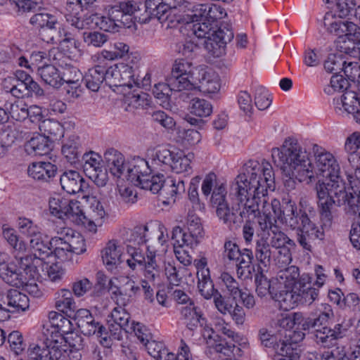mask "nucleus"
I'll return each mask as SVG.
<instances>
[{"label": "nucleus", "instance_id": "nucleus-51", "mask_svg": "<svg viewBox=\"0 0 360 360\" xmlns=\"http://www.w3.org/2000/svg\"><path fill=\"white\" fill-rule=\"evenodd\" d=\"M173 91H179L177 87L173 86L171 82L155 84L153 89V94L157 99L158 103L164 108L169 107L172 92Z\"/></svg>", "mask_w": 360, "mask_h": 360}, {"label": "nucleus", "instance_id": "nucleus-23", "mask_svg": "<svg viewBox=\"0 0 360 360\" xmlns=\"http://www.w3.org/2000/svg\"><path fill=\"white\" fill-rule=\"evenodd\" d=\"M103 162L106 169L114 176L120 178L124 172H127L128 164L125 162L124 155L115 148H108L103 155Z\"/></svg>", "mask_w": 360, "mask_h": 360}, {"label": "nucleus", "instance_id": "nucleus-41", "mask_svg": "<svg viewBox=\"0 0 360 360\" xmlns=\"http://www.w3.org/2000/svg\"><path fill=\"white\" fill-rule=\"evenodd\" d=\"M103 65H97L90 68L82 77L85 86L91 91L97 92L105 81Z\"/></svg>", "mask_w": 360, "mask_h": 360}, {"label": "nucleus", "instance_id": "nucleus-13", "mask_svg": "<svg viewBox=\"0 0 360 360\" xmlns=\"http://www.w3.org/2000/svg\"><path fill=\"white\" fill-rule=\"evenodd\" d=\"M83 168L86 175L98 186H104L108 181L106 170L101 166V156L94 152L85 153L82 157Z\"/></svg>", "mask_w": 360, "mask_h": 360}, {"label": "nucleus", "instance_id": "nucleus-40", "mask_svg": "<svg viewBox=\"0 0 360 360\" xmlns=\"http://www.w3.org/2000/svg\"><path fill=\"white\" fill-rule=\"evenodd\" d=\"M27 360H60L62 352L56 347L41 348L38 345L27 350Z\"/></svg>", "mask_w": 360, "mask_h": 360}, {"label": "nucleus", "instance_id": "nucleus-14", "mask_svg": "<svg viewBox=\"0 0 360 360\" xmlns=\"http://www.w3.org/2000/svg\"><path fill=\"white\" fill-rule=\"evenodd\" d=\"M108 285L112 298L117 304L123 306L129 304L140 291L139 285L128 277L124 278L119 286L112 279L109 280Z\"/></svg>", "mask_w": 360, "mask_h": 360}, {"label": "nucleus", "instance_id": "nucleus-32", "mask_svg": "<svg viewBox=\"0 0 360 360\" xmlns=\"http://www.w3.org/2000/svg\"><path fill=\"white\" fill-rule=\"evenodd\" d=\"M52 144L51 139L39 134L25 143V150L30 155H44L51 150Z\"/></svg>", "mask_w": 360, "mask_h": 360}, {"label": "nucleus", "instance_id": "nucleus-54", "mask_svg": "<svg viewBox=\"0 0 360 360\" xmlns=\"http://www.w3.org/2000/svg\"><path fill=\"white\" fill-rule=\"evenodd\" d=\"M55 305L58 311L63 313L75 311L77 308L72 292L67 289H62L58 292Z\"/></svg>", "mask_w": 360, "mask_h": 360}, {"label": "nucleus", "instance_id": "nucleus-44", "mask_svg": "<svg viewBox=\"0 0 360 360\" xmlns=\"http://www.w3.org/2000/svg\"><path fill=\"white\" fill-rule=\"evenodd\" d=\"M346 329L342 324H335L333 328H325L323 332L318 333V338L324 347H330L336 344V341L345 336Z\"/></svg>", "mask_w": 360, "mask_h": 360}, {"label": "nucleus", "instance_id": "nucleus-38", "mask_svg": "<svg viewBox=\"0 0 360 360\" xmlns=\"http://www.w3.org/2000/svg\"><path fill=\"white\" fill-rule=\"evenodd\" d=\"M122 248L115 240L109 241L103 251L102 259L106 267L112 270L121 262Z\"/></svg>", "mask_w": 360, "mask_h": 360}, {"label": "nucleus", "instance_id": "nucleus-5", "mask_svg": "<svg viewBox=\"0 0 360 360\" xmlns=\"http://www.w3.org/2000/svg\"><path fill=\"white\" fill-rule=\"evenodd\" d=\"M290 142L293 145L294 149L296 148V150H300L302 153H304L307 157V160L309 162L310 169L314 173L313 179L311 182L315 181L319 176H321L325 179L338 180L342 181L340 176V168L337 160L334 156L328 153L324 152L320 154L316 155V165L315 166L312 163V160L310 158V155L305 148H304L299 141L292 137H290Z\"/></svg>", "mask_w": 360, "mask_h": 360}, {"label": "nucleus", "instance_id": "nucleus-27", "mask_svg": "<svg viewBox=\"0 0 360 360\" xmlns=\"http://www.w3.org/2000/svg\"><path fill=\"white\" fill-rule=\"evenodd\" d=\"M174 152L165 147L158 146L148 151V156L151 167L162 171H169L172 162Z\"/></svg>", "mask_w": 360, "mask_h": 360}, {"label": "nucleus", "instance_id": "nucleus-52", "mask_svg": "<svg viewBox=\"0 0 360 360\" xmlns=\"http://www.w3.org/2000/svg\"><path fill=\"white\" fill-rule=\"evenodd\" d=\"M193 156V154L186 155L182 152H174L169 170L176 174L190 172L191 171V162Z\"/></svg>", "mask_w": 360, "mask_h": 360}, {"label": "nucleus", "instance_id": "nucleus-31", "mask_svg": "<svg viewBox=\"0 0 360 360\" xmlns=\"http://www.w3.org/2000/svg\"><path fill=\"white\" fill-rule=\"evenodd\" d=\"M0 277L8 284L20 287L27 282V277L13 264H0Z\"/></svg>", "mask_w": 360, "mask_h": 360}, {"label": "nucleus", "instance_id": "nucleus-62", "mask_svg": "<svg viewBox=\"0 0 360 360\" xmlns=\"http://www.w3.org/2000/svg\"><path fill=\"white\" fill-rule=\"evenodd\" d=\"M110 316L120 329L125 332L131 330L130 315L124 308L122 307H115L111 311Z\"/></svg>", "mask_w": 360, "mask_h": 360}, {"label": "nucleus", "instance_id": "nucleus-55", "mask_svg": "<svg viewBox=\"0 0 360 360\" xmlns=\"http://www.w3.org/2000/svg\"><path fill=\"white\" fill-rule=\"evenodd\" d=\"M30 22L37 28H46L50 30H55L56 25L58 24L56 17L46 12L33 15L30 18Z\"/></svg>", "mask_w": 360, "mask_h": 360}, {"label": "nucleus", "instance_id": "nucleus-11", "mask_svg": "<svg viewBox=\"0 0 360 360\" xmlns=\"http://www.w3.org/2000/svg\"><path fill=\"white\" fill-rule=\"evenodd\" d=\"M274 231L271 232L273 236L271 238L270 243L272 248L279 249L276 260L278 264L281 263V266L288 265L292 262V255L290 249L296 247L295 242L290 239L284 232L279 230L278 226H274Z\"/></svg>", "mask_w": 360, "mask_h": 360}, {"label": "nucleus", "instance_id": "nucleus-46", "mask_svg": "<svg viewBox=\"0 0 360 360\" xmlns=\"http://www.w3.org/2000/svg\"><path fill=\"white\" fill-rule=\"evenodd\" d=\"M152 248L150 245L147 246L148 253L146 263L143 264L144 276L150 281H155L160 277V269L156 259V250H150Z\"/></svg>", "mask_w": 360, "mask_h": 360}, {"label": "nucleus", "instance_id": "nucleus-12", "mask_svg": "<svg viewBox=\"0 0 360 360\" xmlns=\"http://www.w3.org/2000/svg\"><path fill=\"white\" fill-rule=\"evenodd\" d=\"M15 255L20 270L22 271L27 279L38 280L43 278L44 268H46L47 263L44 259L38 257L36 255L28 254L24 256Z\"/></svg>", "mask_w": 360, "mask_h": 360}, {"label": "nucleus", "instance_id": "nucleus-7", "mask_svg": "<svg viewBox=\"0 0 360 360\" xmlns=\"http://www.w3.org/2000/svg\"><path fill=\"white\" fill-rule=\"evenodd\" d=\"M224 248L223 256L236 263L238 276L244 280L251 278L255 271V267L252 265L254 258L252 251L248 248L240 250L238 245L231 240L226 241Z\"/></svg>", "mask_w": 360, "mask_h": 360}, {"label": "nucleus", "instance_id": "nucleus-15", "mask_svg": "<svg viewBox=\"0 0 360 360\" xmlns=\"http://www.w3.org/2000/svg\"><path fill=\"white\" fill-rule=\"evenodd\" d=\"M62 189L68 194L82 193L84 195L89 193V185L80 174L75 170L64 172L60 177Z\"/></svg>", "mask_w": 360, "mask_h": 360}, {"label": "nucleus", "instance_id": "nucleus-45", "mask_svg": "<svg viewBox=\"0 0 360 360\" xmlns=\"http://www.w3.org/2000/svg\"><path fill=\"white\" fill-rule=\"evenodd\" d=\"M37 74L45 84L53 88H59L62 85L60 73L53 65L49 64L39 66Z\"/></svg>", "mask_w": 360, "mask_h": 360}, {"label": "nucleus", "instance_id": "nucleus-9", "mask_svg": "<svg viewBox=\"0 0 360 360\" xmlns=\"http://www.w3.org/2000/svg\"><path fill=\"white\" fill-rule=\"evenodd\" d=\"M200 66L193 67L191 62L185 59H178L173 64L171 74L168 77L167 82L177 87L179 91L193 89L195 81L193 76H197V71Z\"/></svg>", "mask_w": 360, "mask_h": 360}, {"label": "nucleus", "instance_id": "nucleus-26", "mask_svg": "<svg viewBox=\"0 0 360 360\" xmlns=\"http://www.w3.org/2000/svg\"><path fill=\"white\" fill-rule=\"evenodd\" d=\"M336 108L340 105L348 113L354 114V120L360 124V96L352 91H346L340 98L334 99Z\"/></svg>", "mask_w": 360, "mask_h": 360}, {"label": "nucleus", "instance_id": "nucleus-1", "mask_svg": "<svg viewBox=\"0 0 360 360\" xmlns=\"http://www.w3.org/2000/svg\"><path fill=\"white\" fill-rule=\"evenodd\" d=\"M275 179L269 162L250 160L230 185V195L235 197L240 210L239 219H255L262 212L268 190L274 191Z\"/></svg>", "mask_w": 360, "mask_h": 360}, {"label": "nucleus", "instance_id": "nucleus-50", "mask_svg": "<svg viewBox=\"0 0 360 360\" xmlns=\"http://www.w3.org/2000/svg\"><path fill=\"white\" fill-rule=\"evenodd\" d=\"M63 236L72 254L79 255L86 251V243L84 237L72 229H65Z\"/></svg>", "mask_w": 360, "mask_h": 360}, {"label": "nucleus", "instance_id": "nucleus-19", "mask_svg": "<svg viewBox=\"0 0 360 360\" xmlns=\"http://www.w3.org/2000/svg\"><path fill=\"white\" fill-rule=\"evenodd\" d=\"M324 226L321 229L312 223L304 228L296 231V238L299 245L305 250L311 252L316 240H323L324 238ZM325 229H326L325 227Z\"/></svg>", "mask_w": 360, "mask_h": 360}, {"label": "nucleus", "instance_id": "nucleus-56", "mask_svg": "<svg viewBox=\"0 0 360 360\" xmlns=\"http://www.w3.org/2000/svg\"><path fill=\"white\" fill-rule=\"evenodd\" d=\"M185 191V185L183 180L168 179L166 180L161 194L168 200L175 201L176 195Z\"/></svg>", "mask_w": 360, "mask_h": 360}, {"label": "nucleus", "instance_id": "nucleus-59", "mask_svg": "<svg viewBox=\"0 0 360 360\" xmlns=\"http://www.w3.org/2000/svg\"><path fill=\"white\" fill-rule=\"evenodd\" d=\"M15 76L18 80L23 83L26 90L29 91V95L32 96H41L44 95V90L40 86L32 79V77L23 70H17Z\"/></svg>", "mask_w": 360, "mask_h": 360}, {"label": "nucleus", "instance_id": "nucleus-39", "mask_svg": "<svg viewBox=\"0 0 360 360\" xmlns=\"http://www.w3.org/2000/svg\"><path fill=\"white\" fill-rule=\"evenodd\" d=\"M215 211L219 219L230 230L235 229L240 226L241 220L239 219V217L236 215L235 209L230 207L229 202L216 207Z\"/></svg>", "mask_w": 360, "mask_h": 360}, {"label": "nucleus", "instance_id": "nucleus-49", "mask_svg": "<svg viewBox=\"0 0 360 360\" xmlns=\"http://www.w3.org/2000/svg\"><path fill=\"white\" fill-rule=\"evenodd\" d=\"M67 61H70V58H62L60 61L56 62V65L63 68V71L60 73L62 79V84L65 82L66 84H77V82H80L83 77L82 72L78 68L68 64Z\"/></svg>", "mask_w": 360, "mask_h": 360}, {"label": "nucleus", "instance_id": "nucleus-18", "mask_svg": "<svg viewBox=\"0 0 360 360\" xmlns=\"http://www.w3.org/2000/svg\"><path fill=\"white\" fill-rule=\"evenodd\" d=\"M204 339L206 340L207 347L213 349L216 352L223 354L226 356L238 355L240 349L236 347L233 343H229L224 340H219L218 335L211 328H205L202 333Z\"/></svg>", "mask_w": 360, "mask_h": 360}, {"label": "nucleus", "instance_id": "nucleus-3", "mask_svg": "<svg viewBox=\"0 0 360 360\" xmlns=\"http://www.w3.org/2000/svg\"><path fill=\"white\" fill-rule=\"evenodd\" d=\"M274 162H278L283 174V184L285 190L291 192L295 190L298 183H311L314 173L309 169V162L306 155L294 149L290 137L285 139L279 148H274L271 153Z\"/></svg>", "mask_w": 360, "mask_h": 360}, {"label": "nucleus", "instance_id": "nucleus-37", "mask_svg": "<svg viewBox=\"0 0 360 360\" xmlns=\"http://www.w3.org/2000/svg\"><path fill=\"white\" fill-rule=\"evenodd\" d=\"M151 233L152 231H150V228L148 225H137L127 232L126 240L131 246H139L146 244L152 240Z\"/></svg>", "mask_w": 360, "mask_h": 360}, {"label": "nucleus", "instance_id": "nucleus-30", "mask_svg": "<svg viewBox=\"0 0 360 360\" xmlns=\"http://www.w3.org/2000/svg\"><path fill=\"white\" fill-rule=\"evenodd\" d=\"M269 233L258 235L256 240L255 255L257 260L264 266L270 265L273 252L271 249V243L269 242Z\"/></svg>", "mask_w": 360, "mask_h": 360}, {"label": "nucleus", "instance_id": "nucleus-57", "mask_svg": "<svg viewBox=\"0 0 360 360\" xmlns=\"http://www.w3.org/2000/svg\"><path fill=\"white\" fill-rule=\"evenodd\" d=\"M200 6L199 13H195V18H202L210 22V20L214 22L219 19L223 18L226 15L224 8L217 5H213L211 7H207L206 5H198Z\"/></svg>", "mask_w": 360, "mask_h": 360}, {"label": "nucleus", "instance_id": "nucleus-10", "mask_svg": "<svg viewBox=\"0 0 360 360\" xmlns=\"http://www.w3.org/2000/svg\"><path fill=\"white\" fill-rule=\"evenodd\" d=\"M233 32L227 26H221L204 41V46L207 51L213 57L218 58L225 53L227 43L233 39Z\"/></svg>", "mask_w": 360, "mask_h": 360}, {"label": "nucleus", "instance_id": "nucleus-47", "mask_svg": "<svg viewBox=\"0 0 360 360\" xmlns=\"http://www.w3.org/2000/svg\"><path fill=\"white\" fill-rule=\"evenodd\" d=\"M30 245L31 248L34 250L32 255H36V256L44 260L53 259L50 240H44L42 233H40V237L36 236L30 239Z\"/></svg>", "mask_w": 360, "mask_h": 360}, {"label": "nucleus", "instance_id": "nucleus-25", "mask_svg": "<svg viewBox=\"0 0 360 360\" xmlns=\"http://www.w3.org/2000/svg\"><path fill=\"white\" fill-rule=\"evenodd\" d=\"M57 172V167L50 162H33L27 167L28 176L37 181L49 182Z\"/></svg>", "mask_w": 360, "mask_h": 360}, {"label": "nucleus", "instance_id": "nucleus-29", "mask_svg": "<svg viewBox=\"0 0 360 360\" xmlns=\"http://www.w3.org/2000/svg\"><path fill=\"white\" fill-rule=\"evenodd\" d=\"M11 313L24 311L29 307L27 296L16 289H10L7 291L3 300Z\"/></svg>", "mask_w": 360, "mask_h": 360}, {"label": "nucleus", "instance_id": "nucleus-21", "mask_svg": "<svg viewBox=\"0 0 360 360\" xmlns=\"http://www.w3.org/2000/svg\"><path fill=\"white\" fill-rule=\"evenodd\" d=\"M258 338L262 346L272 349L276 354H289L291 351V342L288 340H278L266 328H261L258 331Z\"/></svg>", "mask_w": 360, "mask_h": 360}, {"label": "nucleus", "instance_id": "nucleus-33", "mask_svg": "<svg viewBox=\"0 0 360 360\" xmlns=\"http://www.w3.org/2000/svg\"><path fill=\"white\" fill-rule=\"evenodd\" d=\"M76 324L82 333L85 335H94L97 330L96 323L94 317L89 310L79 309L76 311L74 316Z\"/></svg>", "mask_w": 360, "mask_h": 360}, {"label": "nucleus", "instance_id": "nucleus-53", "mask_svg": "<svg viewBox=\"0 0 360 360\" xmlns=\"http://www.w3.org/2000/svg\"><path fill=\"white\" fill-rule=\"evenodd\" d=\"M50 244L52 247L53 258L56 257L63 262L71 258L72 252L63 237H53L50 240Z\"/></svg>", "mask_w": 360, "mask_h": 360}, {"label": "nucleus", "instance_id": "nucleus-42", "mask_svg": "<svg viewBox=\"0 0 360 360\" xmlns=\"http://www.w3.org/2000/svg\"><path fill=\"white\" fill-rule=\"evenodd\" d=\"M82 149L79 136L72 135L63 145L62 153L71 164H75L79 160Z\"/></svg>", "mask_w": 360, "mask_h": 360}, {"label": "nucleus", "instance_id": "nucleus-17", "mask_svg": "<svg viewBox=\"0 0 360 360\" xmlns=\"http://www.w3.org/2000/svg\"><path fill=\"white\" fill-rule=\"evenodd\" d=\"M274 214V222L276 221V219L281 221V209H280V201L277 199H273L271 202H269L267 200L263 201V205L262 206V215H259L258 219V224L261 230L266 233V231H274V226H278L273 221L271 212Z\"/></svg>", "mask_w": 360, "mask_h": 360}, {"label": "nucleus", "instance_id": "nucleus-28", "mask_svg": "<svg viewBox=\"0 0 360 360\" xmlns=\"http://www.w3.org/2000/svg\"><path fill=\"white\" fill-rule=\"evenodd\" d=\"M299 294L297 285L295 287H284L278 292L273 295V300L279 303L280 307L289 311L299 304Z\"/></svg>", "mask_w": 360, "mask_h": 360}, {"label": "nucleus", "instance_id": "nucleus-48", "mask_svg": "<svg viewBox=\"0 0 360 360\" xmlns=\"http://www.w3.org/2000/svg\"><path fill=\"white\" fill-rule=\"evenodd\" d=\"M39 129L42 136L51 139V141L57 140L63 136V130L60 123L53 119H46L39 124Z\"/></svg>", "mask_w": 360, "mask_h": 360}, {"label": "nucleus", "instance_id": "nucleus-64", "mask_svg": "<svg viewBox=\"0 0 360 360\" xmlns=\"http://www.w3.org/2000/svg\"><path fill=\"white\" fill-rule=\"evenodd\" d=\"M212 111L211 103L198 98H193L190 104V112L198 117H202L209 116Z\"/></svg>", "mask_w": 360, "mask_h": 360}, {"label": "nucleus", "instance_id": "nucleus-35", "mask_svg": "<svg viewBox=\"0 0 360 360\" xmlns=\"http://www.w3.org/2000/svg\"><path fill=\"white\" fill-rule=\"evenodd\" d=\"M179 310L188 329L193 330L198 326H203L205 324V319L202 318L200 309L193 302H190L188 305L181 307Z\"/></svg>", "mask_w": 360, "mask_h": 360}, {"label": "nucleus", "instance_id": "nucleus-61", "mask_svg": "<svg viewBox=\"0 0 360 360\" xmlns=\"http://www.w3.org/2000/svg\"><path fill=\"white\" fill-rule=\"evenodd\" d=\"M67 212L64 217L70 219L77 224H82L86 226V214L80 207V203L76 200H69Z\"/></svg>", "mask_w": 360, "mask_h": 360}, {"label": "nucleus", "instance_id": "nucleus-2", "mask_svg": "<svg viewBox=\"0 0 360 360\" xmlns=\"http://www.w3.org/2000/svg\"><path fill=\"white\" fill-rule=\"evenodd\" d=\"M96 0H72L66 6L65 19L72 27L78 30L90 27L91 23L105 32H117L122 28H131L133 25V13L138 9L134 0L118 1L110 6L107 16L93 14L82 15L83 8L93 5Z\"/></svg>", "mask_w": 360, "mask_h": 360}, {"label": "nucleus", "instance_id": "nucleus-60", "mask_svg": "<svg viewBox=\"0 0 360 360\" xmlns=\"http://www.w3.org/2000/svg\"><path fill=\"white\" fill-rule=\"evenodd\" d=\"M256 292L260 297L269 295L273 300V295L276 292L274 286L271 285V281L261 272L255 275Z\"/></svg>", "mask_w": 360, "mask_h": 360}, {"label": "nucleus", "instance_id": "nucleus-16", "mask_svg": "<svg viewBox=\"0 0 360 360\" xmlns=\"http://www.w3.org/2000/svg\"><path fill=\"white\" fill-rule=\"evenodd\" d=\"M324 68L334 75L343 71L349 78H360V66L356 63H347L340 56H330L324 63Z\"/></svg>", "mask_w": 360, "mask_h": 360}, {"label": "nucleus", "instance_id": "nucleus-4", "mask_svg": "<svg viewBox=\"0 0 360 360\" xmlns=\"http://www.w3.org/2000/svg\"><path fill=\"white\" fill-rule=\"evenodd\" d=\"M345 185L342 181L323 179L322 182L319 179L316 185L318 204L320 208V219L322 226L330 228L333 223V216L331 210L333 205H337V200L340 195H345L342 193Z\"/></svg>", "mask_w": 360, "mask_h": 360}, {"label": "nucleus", "instance_id": "nucleus-58", "mask_svg": "<svg viewBox=\"0 0 360 360\" xmlns=\"http://www.w3.org/2000/svg\"><path fill=\"white\" fill-rule=\"evenodd\" d=\"M186 224L188 234L198 244L204 236L200 218L195 214H188Z\"/></svg>", "mask_w": 360, "mask_h": 360}, {"label": "nucleus", "instance_id": "nucleus-24", "mask_svg": "<svg viewBox=\"0 0 360 360\" xmlns=\"http://www.w3.org/2000/svg\"><path fill=\"white\" fill-rule=\"evenodd\" d=\"M83 198L89 200L90 206L86 215V226L90 231L96 232V227L101 226L103 219L105 216V212L101 202L95 197H90L88 195H84Z\"/></svg>", "mask_w": 360, "mask_h": 360}, {"label": "nucleus", "instance_id": "nucleus-36", "mask_svg": "<svg viewBox=\"0 0 360 360\" xmlns=\"http://www.w3.org/2000/svg\"><path fill=\"white\" fill-rule=\"evenodd\" d=\"M276 264L281 269L276 276L278 281L284 285V287H295L296 285L301 284L302 282L299 279L300 271L298 267L295 266H281V263L278 264L276 260Z\"/></svg>", "mask_w": 360, "mask_h": 360}, {"label": "nucleus", "instance_id": "nucleus-20", "mask_svg": "<svg viewBox=\"0 0 360 360\" xmlns=\"http://www.w3.org/2000/svg\"><path fill=\"white\" fill-rule=\"evenodd\" d=\"M197 76H193L195 84L193 90L200 91L207 94H214L220 89L219 78L214 72L207 71L205 68L200 69L195 72Z\"/></svg>", "mask_w": 360, "mask_h": 360}, {"label": "nucleus", "instance_id": "nucleus-43", "mask_svg": "<svg viewBox=\"0 0 360 360\" xmlns=\"http://www.w3.org/2000/svg\"><path fill=\"white\" fill-rule=\"evenodd\" d=\"M62 58H66L63 53L59 51L58 48H53L48 53L45 51H36L31 54L30 60L33 65H36L37 68L43 65H49L47 63L60 61Z\"/></svg>", "mask_w": 360, "mask_h": 360}, {"label": "nucleus", "instance_id": "nucleus-22", "mask_svg": "<svg viewBox=\"0 0 360 360\" xmlns=\"http://www.w3.org/2000/svg\"><path fill=\"white\" fill-rule=\"evenodd\" d=\"M151 165L149 162L140 157L134 158L128 163L127 177L134 185L139 186L142 180L149 177Z\"/></svg>", "mask_w": 360, "mask_h": 360}, {"label": "nucleus", "instance_id": "nucleus-34", "mask_svg": "<svg viewBox=\"0 0 360 360\" xmlns=\"http://www.w3.org/2000/svg\"><path fill=\"white\" fill-rule=\"evenodd\" d=\"M342 193L345 195H340L337 200V205H345V211L347 215L351 217H358L360 218V191L357 193L356 191L347 192L345 188Z\"/></svg>", "mask_w": 360, "mask_h": 360}, {"label": "nucleus", "instance_id": "nucleus-63", "mask_svg": "<svg viewBox=\"0 0 360 360\" xmlns=\"http://www.w3.org/2000/svg\"><path fill=\"white\" fill-rule=\"evenodd\" d=\"M172 240H174V248H182L184 245L193 247L198 245L188 233L184 231L180 226H175L173 229Z\"/></svg>", "mask_w": 360, "mask_h": 360}, {"label": "nucleus", "instance_id": "nucleus-6", "mask_svg": "<svg viewBox=\"0 0 360 360\" xmlns=\"http://www.w3.org/2000/svg\"><path fill=\"white\" fill-rule=\"evenodd\" d=\"M138 6L137 11L133 13V25H135L136 22L139 23H147L152 18H157L161 23H166L167 27H175L179 22L180 18L174 20V14L172 15V11L168 6L163 4L161 0H146L145 2V17L139 16L138 13L140 11L139 4L134 1Z\"/></svg>", "mask_w": 360, "mask_h": 360}, {"label": "nucleus", "instance_id": "nucleus-8", "mask_svg": "<svg viewBox=\"0 0 360 360\" xmlns=\"http://www.w3.org/2000/svg\"><path fill=\"white\" fill-rule=\"evenodd\" d=\"M300 207L297 209L296 204L289 200L280 203L281 209V222L288 226L292 230H299L304 228L313 222L310 219L309 214L312 212V207L306 206L303 207L302 202L300 203Z\"/></svg>", "mask_w": 360, "mask_h": 360}]
</instances>
